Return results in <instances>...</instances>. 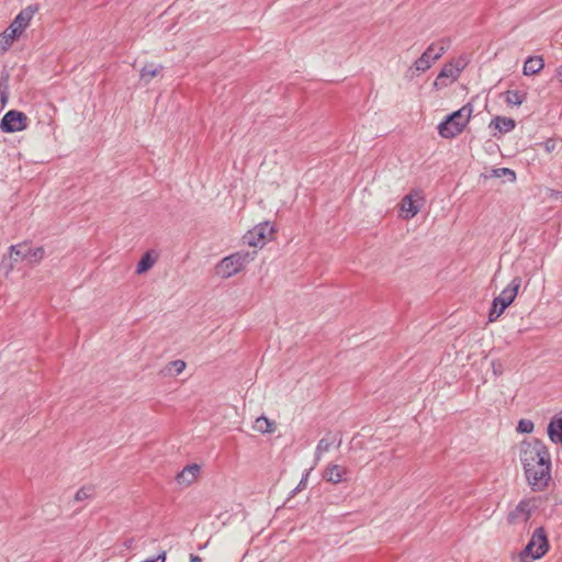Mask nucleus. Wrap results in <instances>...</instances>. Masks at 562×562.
<instances>
[{"instance_id": "f257e3e1", "label": "nucleus", "mask_w": 562, "mask_h": 562, "mask_svg": "<svg viewBox=\"0 0 562 562\" xmlns=\"http://www.w3.org/2000/svg\"><path fill=\"white\" fill-rule=\"evenodd\" d=\"M519 459L526 481L533 492L544 491L551 481V454L542 440L532 438L519 445Z\"/></svg>"}, {"instance_id": "f03ea898", "label": "nucleus", "mask_w": 562, "mask_h": 562, "mask_svg": "<svg viewBox=\"0 0 562 562\" xmlns=\"http://www.w3.org/2000/svg\"><path fill=\"white\" fill-rule=\"evenodd\" d=\"M473 112L472 103L448 114L438 125V133L443 138H453L461 134L468 125Z\"/></svg>"}, {"instance_id": "7ed1b4c3", "label": "nucleus", "mask_w": 562, "mask_h": 562, "mask_svg": "<svg viewBox=\"0 0 562 562\" xmlns=\"http://www.w3.org/2000/svg\"><path fill=\"white\" fill-rule=\"evenodd\" d=\"M257 255V251H247V250H239L236 251L225 258H223L216 266H215V273L223 278L228 279L236 273L240 272L246 265L251 262Z\"/></svg>"}, {"instance_id": "20e7f679", "label": "nucleus", "mask_w": 562, "mask_h": 562, "mask_svg": "<svg viewBox=\"0 0 562 562\" xmlns=\"http://www.w3.org/2000/svg\"><path fill=\"white\" fill-rule=\"evenodd\" d=\"M549 550V540L546 529L538 527L531 535L527 546L519 553L522 562H532L541 559Z\"/></svg>"}, {"instance_id": "39448f33", "label": "nucleus", "mask_w": 562, "mask_h": 562, "mask_svg": "<svg viewBox=\"0 0 562 562\" xmlns=\"http://www.w3.org/2000/svg\"><path fill=\"white\" fill-rule=\"evenodd\" d=\"M521 284V278L515 277L509 284L501 292V294L494 297L492 307L488 313V321L495 322L504 311L514 302L517 296L518 290Z\"/></svg>"}, {"instance_id": "423d86ee", "label": "nucleus", "mask_w": 562, "mask_h": 562, "mask_svg": "<svg viewBox=\"0 0 562 562\" xmlns=\"http://www.w3.org/2000/svg\"><path fill=\"white\" fill-rule=\"evenodd\" d=\"M10 257L14 260H27L30 263H40L44 256L45 249L40 246L36 248H32L29 243H20L16 245H11L10 248Z\"/></svg>"}, {"instance_id": "0eeeda50", "label": "nucleus", "mask_w": 562, "mask_h": 562, "mask_svg": "<svg viewBox=\"0 0 562 562\" xmlns=\"http://www.w3.org/2000/svg\"><path fill=\"white\" fill-rule=\"evenodd\" d=\"M449 44H450L449 38H441V44L438 47L435 55H430V52L435 50L437 48V45L430 44L427 47V49L422 54V56L415 60L414 66H415L416 70L424 72L427 69H429L431 66V63L439 59L446 53V50L449 47Z\"/></svg>"}, {"instance_id": "6e6552de", "label": "nucleus", "mask_w": 562, "mask_h": 562, "mask_svg": "<svg viewBox=\"0 0 562 562\" xmlns=\"http://www.w3.org/2000/svg\"><path fill=\"white\" fill-rule=\"evenodd\" d=\"M274 232L273 226L269 222H263L256 225L252 229L248 231L243 239L244 243L251 247H262L266 241L272 236Z\"/></svg>"}, {"instance_id": "1a4fd4ad", "label": "nucleus", "mask_w": 562, "mask_h": 562, "mask_svg": "<svg viewBox=\"0 0 562 562\" xmlns=\"http://www.w3.org/2000/svg\"><path fill=\"white\" fill-rule=\"evenodd\" d=\"M29 117L18 110L8 111L0 121V130L4 133L21 132L27 127Z\"/></svg>"}, {"instance_id": "9d476101", "label": "nucleus", "mask_w": 562, "mask_h": 562, "mask_svg": "<svg viewBox=\"0 0 562 562\" xmlns=\"http://www.w3.org/2000/svg\"><path fill=\"white\" fill-rule=\"evenodd\" d=\"M37 5H29L14 18L11 24L5 29L12 37L18 38L30 24Z\"/></svg>"}, {"instance_id": "9b49d317", "label": "nucleus", "mask_w": 562, "mask_h": 562, "mask_svg": "<svg viewBox=\"0 0 562 562\" xmlns=\"http://www.w3.org/2000/svg\"><path fill=\"white\" fill-rule=\"evenodd\" d=\"M462 69L463 67H460L458 64H453L452 61L445 64L434 81V87L436 89H441L454 82L459 78Z\"/></svg>"}, {"instance_id": "f8f14e48", "label": "nucleus", "mask_w": 562, "mask_h": 562, "mask_svg": "<svg viewBox=\"0 0 562 562\" xmlns=\"http://www.w3.org/2000/svg\"><path fill=\"white\" fill-rule=\"evenodd\" d=\"M531 517V506L530 502L527 499H522L518 503V505L509 512L507 516V520L510 525H515L517 522H525L529 520Z\"/></svg>"}, {"instance_id": "ddd939ff", "label": "nucleus", "mask_w": 562, "mask_h": 562, "mask_svg": "<svg viewBox=\"0 0 562 562\" xmlns=\"http://www.w3.org/2000/svg\"><path fill=\"white\" fill-rule=\"evenodd\" d=\"M201 472V467L196 463L189 464L182 469L181 472H179L176 475V482L179 485H190L194 482V480L199 476Z\"/></svg>"}, {"instance_id": "4468645a", "label": "nucleus", "mask_w": 562, "mask_h": 562, "mask_svg": "<svg viewBox=\"0 0 562 562\" xmlns=\"http://www.w3.org/2000/svg\"><path fill=\"white\" fill-rule=\"evenodd\" d=\"M348 473L346 468L339 464H330L324 472V479L330 483L338 484L347 479L345 475Z\"/></svg>"}, {"instance_id": "2eb2a0df", "label": "nucleus", "mask_w": 562, "mask_h": 562, "mask_svg": "<svg viewBox=\"0 0 562 562\" xmlns=\"http://www.w3.org/2000/svg\"><path fill=\"white\" fill-rule=\"evenodd\" d=\"M516 126V122L512 117L506 116H495L491 122L488 127H494L499 134H507L512 132Z\"/></svg>"}, {"instance_id": "dca6fc26", "label": "nucleus", "mask_w": 562, "mask_h": 562, "mask_svg": "<svg viewBox=\"0 0 562 562\" xmlns=\"http://www.w3.org/2000/svg\"><path fill=\"white\" fill-rule=\"evenodd\" d=\"M544 67V61L541 56H530L526 59L524 67H522V74L525 76H532L542 70Z\"/></svg>"}, {"instance_id": "f3484780", "label": "nucleus", "mask_w": 562, "mask_h": 562, "mask_svg": "<svg viewBox=\"0 0 562 562\" xmlns=\"http://www.w3.org/2000/svg\"><path fill=\"white\" fill-rule=\"evenodd\" d=\"M547 432L553 443H562V417H553L548 424Z\"/></svg>"}, {"instance_id": "a211bd4d", "label": "nucleus", "mask_w": 562, "mask_h": 562, "mask_svg": "<svg viewBox=\"0 0 562 562\" xmlns=\"http://www.w3.org/2000/svg\"><path fill=\"white\" fill-rule=\"evenodd\" d=\"M336 442L337 448L341 446L342 439L338 435H334L331 439L322 438L315 449V460L318 461L324 452H327L331 445Z\"/></svg>"}, {"instance_id": "6ab92c4d", "label": "nucleus", "mask_w": 562, "mask_h": 562, "mask_svg": "<svg viewBox=\"0 0 562 562\" xmlns=\"http://www.w3.org/2000/svg\"><path fill=\"white\" fill-rule=\"evenodd\" d=\"M420 209V204H417L416 201L413 199V194H407L402 200V212L405 213V218H412L414 217Z\"/></svg>"}, {"instance_id": "aec40b11", "label": "nucleus", "mask_w": 562, "mask_h": 562, "mask_svg": "<svg viewBox=\"0 0 562 562\" xmlns=\"http://www.w3.org/2000/svg\"><path fill=\"white\" fill-rule=\"evenodd\" d=\"M254 428L261 434H271L274 431L276 425L266 416H260L256 419Z\"/></svg>"}, {"instance_id": "412c9836", "label": "nucleus", "mask_w": 562, "mask_h": 562, "mask_svg": "<svg viewBox=\"0 0 562 562\" xmlns=\"http://www.w3.org/2000/svg\"><path fill=\"white\" fill-rule=\"evenodd\" d=\"M505 102L508 105H521L526 100V93H522L518 90H507L505 93Z\"/></svg>"}, {"instance_id": "4be33fe9", "label": "nucleus", "mask_w": 562, "mask_h": 562, "mask_svg": "<svg viewBox=\"0 0 562 562\" xmlns=\"http://www.w3.org/2000/svg\"><path fill=\"white\" fill-rule=\"evenodd\" d=\"M155 261L156 259L149 252L144 254L137 262L136 273L142 274L148 271L154 266Z\"/></svg>"}, {"instance_id": "5701e85b", "label": "nucleus", "mask_w": 562, "mask_h": 562, "mask_svg": "<svg viewBox=\"0 0 562 562\" xmlns=\"http://www.w3.org/2000/svg\"><path fill=\"white\" fill-rule=\"evenodd\" d=\"M161 68H162L161 66L155 67L153 64L145 65L140 70V79L148 82L150 79H153L155 76L158 75V72Z\"/></svg>"}, {"instance_id": "b1692460", "label": "nucleus", "mask_w": 562, "mask_h": 562, "mask_svg": "<svg viewBox=\"0 0 562 562\" xmlns=\"http://www.w3.org/2000/svg\"><path fill=\"white\" fill-rule=\"evenodd\" d=\"M15 38L11 36V34L4 30L0 34V54L5 53L12 45Z\"/></svg>"}, {"instance_id": "393cba45", "label": "nucleus", "mask_w": 562, "mask_h": 562, "mask_svg": "<svg viewBox=\"0 0 562 562\" xmlns=\"http://www.w3.org/2000/svg\"><path fill=\"white\" fill-rule=\"evenodd\" d=\"M493 175L497 178L506 177L508 181L514 182L516 180V173L509 168H497L493 170Z\"/></svg>"}, {"instance_id": "a878e982", "label": "nucleus", "mask_w": 562, "mask_h": 562, "mask_svg": "<svg viewBox=\"0 0 562 562\" xmlns=\"http://www.w3.org/2000/svg\"><path fill=\"white\" fill-rule=\"evenodd\" d=\"M533 428L535 424L532 420L522 418L518 422L516 430L520 434H530L533 431Z\"/></svg>"}, {"instance_id": "bb28decb", "label": "nucleus", "mask_w": 562, "mask_h": 562, "mask_svg": "<svg viewBox=\"0 0 562 562\" xmlns=\"http://www.w3.org/2000/svg\"><path fill=\"white\" fill-rule=\"evenodd\" d=\"M94 493V490L93 487L91 486H83L81 488H79L77 491V493L75 494V499L77 502H81V501H85V499H88L90 498Z\"/></svg>"}, {"instance_id": "cd10ccee", "label": "nucleus", "mask_w": 562, "mask_h": 562, "mask_svg": "<svg viewBox=\"0 0 562 562\" xmlns=\"http://www.w3.org/2000/svg\"><path fill=\"white\" fill-rule=\"evenodd\" d=\"M311 470H312V469L307 470V471L303 474V476H302V479H301L300 483L297 484V486H296L294 490H292V492H291V495H292V496H293V495H295V494H296L297 492H300L301 490L305 488V486H306V482H307V479H308V475H310Z\"/></svg>"}, {"instance_id": "c85d7f7f", "label": "nucleus", "mask_w": 562, "mask_h": 562, "mask_svg": "<svg viewBox=\"0 0 562 562\" xmlns=\"http://www.w3.org/2000/svg\"><path fill=\"white\" fill-rule=\"evenodd\" d=\"M169 366L175 370L176 374H180L186 369V362L183 360H173Z\"/></svg>"}, {"instance_id": "c756f323", "label": "nucleus", "mask_w": 562, "mask_h": 562, "mask_svg": "<svg viewBox=\"0 0 562 562\" xmlns=\"http://www.w3.org/2000/svg\"><path fill=\"white\" fill-rule=\"evenodd\" d=\"M9 100V93L7 91H0V102L2 106H4L8 103Z\"/></svg>"}, {"instance_id": "7c9ffc66", "label": "nucleus", "mask_w": 562, "mask_h": 562, "mask_svg": "<svg viewBox=\"0 0 562 562\" xmlns=\"http://www.w3.org/2000/svg\"><path fill=\"white\" fill-rule=\"evenodd\" d=\"M133 543H134V539L130 538V539H126L123 544L125 548L131 549L133 547Z\"/></svg>"}, {"instance_id": "2f4dec72", "label": "nucleus", "mask_w": 562, "mask_h": 562, "mask_svg": "<svg viewBox=\"0 0 562 562\" xmlns=\"http://www.w3.org/2000/svg\"><path fill=\"white\" fill-rule=\"evenodd\" d=\"M190 562H203V560L196 554H190Z\"/></svg>"}, {"instance_id": "473e14b6", "label": "nucleus", "mask_w": 562, "mask_h": 562, "mask_svg": "<svg viewBox=\"0 0 562 562\" xmlns=\"http://www.w3.org/2000/svg\"><path fill=\"white\" fill-rule=\"evenodd\" d=\"M435 44L437 45V47H439V46H440V44H441V40H440L438 43H435ZM437 49H438V48H436L435 50H431V52H430V55H435V53L437 52Z\"/></svg>"}]
</instances>
